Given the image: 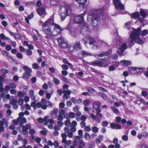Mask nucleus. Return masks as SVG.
Segmentation results:
<instances>
[{
	"mask_svg": "<svg viewBox=\"0 0 148 148\" xmlns=\"http://www.w3.org/2000/svg\"><path fill=\"white\" fill-rule=\"evenodd\" d=\"M140 31L141 29L138 28L134 29L132 33H130L128 41V45L130 47L134 45V41L139 44H142L143 43V40L139 37Z\"/></svg>",
	"mask_w": 148,
	"mask_h": 148,
	"instance_id": "1",
	"label": "nucleus"
},
{
	"mask_svg": "<svg viewBox=\"0 0 148 148\" xmlns=\"http://www.w3.org/2000/svg\"><path fill=\"white\" fill-rule=\"evenodd\" d=\"M72 13V9L68 3H64L60 6L58 14L62 20H64L66 16H70Z\"/></svg>",
	"mask_w": 148,
	"mask_h": 148,
	"instance_id": "2",
	"label": "nucleus"
},
{
	"mask_svg": "<svg viewBox=\"0 0 148 148\" xmlns=\"http://www.w3.org/2000/svg\"><path fill=\"white\" fill-rule=\"evenodd\" d=\"M54 25V20L53 18H49L43 25L42 30L44 33L49 36L52 37L51 27Z\"/></svg>",
	"mask_w": 148,
	"mask_h": 148,
	"instance_id": "3",
	"label": "nucleus"
},
{
	"mask_svg": "<svg viewBox=\"0 0 148 148\" xmlns=\"http://www.w3.org/2000/svg\"><path fill=\"white\" fill-rule=\"evenodd\" d=\"M102 18V15H99L95 14H89L88 16L87 21L90 22V23L94 27H97L101 23V18Z\"/></svg>",
	"mask_w": 148,
	"mask_h": 148,
	"instance_id": "4",
	"label": "nucleus"
},
{
	"mask_svg": "<svg viewBox=\"0 0 148 148\" xmlns=\"http://www.w3.org/2000/svg\"><path fill=\"white\" fill-rule=\"evenodd\" d=\"M80 26L81 27L80 33L88 38L91 37V32L89 28L87 25L86 23H84L83 24H81Z\"/></svg>",
	"mask_w": 148,
	"mask_h": 148,
	"instance_id": "5",
	"label": "nucleus"
},
{
	"mask_svg": "<svg viewBox=\"0 0 148 148\" xmlns=\"http://www.w3.org/2000/svg\"><path fill=\"white\" fill-rule=\"evenodd\" d=\"M86 14V13L84 12L78 16L73 15L71 18V21L75 23H81L80 25L83 24L84 23H85L84 22V17Z\"/></svg>",
	"mask_w": 148,
	"mask_h": 148,
	"instance_id": "6",
	"label": "nucleus"
},
{
	"mask_svg": "<svg viewBox=\"0 0 148 148\" xmlns=\"http://www.w3.org/2000/svg\"><path fill=\"white\" fill-rule=\"evenodd\" d=\"M54 26L52 30V37L56 36L60 34L62 30V29L60 26L54 23V25L52 26Z\"/></svg>",
	"mask_w": 148,
	"mask_h": 148,
	"instance_id": "7",
	"label": "nucleus"
},
{
	"mask_svg": "<svg viewBox=\"0 0 148 148\" xmlns=\"http://www.w3.org/2000/svg\"><path fill=\"white\" fill-rule=\"evenodd\" d=\"M69 86L67 84H65L63 86V88H64L63 90V93L64 95L63 97L64 100H66L69 98L70 97V95L71 93V91L67 90Z\"/></svg>",
	"mask_w": 148,
	"mask_h": 148,
	"instance_id": "8",
	"label": "nucleus"
},
{
	"mask_svg": "<svg viewBox=\"0 0 148 148\" xmlns=\"http://www.w3.org/2000/svg\"><path fill=\"white\" fill-rule=\"evenodd\" d=\"M58 41L59 45L61 46L62 48H64L68 47V43L63 37H60L58 38Z\"/></svg>",
	"mask_w": 148,
	"mask_h": 148,
	"instance_id": "9",
	"label": "nucleus"
},
{
	"mask_svg": "<svg viewBox=\"0 0 148 148\" xmlns=\"http://www.w3.org/2000/svg\"><path fill=\"white\" fill-rule=\"evenodd\" d=\"M73 26L72 24L70 23L66 27V29L70 32V34L74 37L76 36L77 34V31L73 27Z\"/></svg>",
	"mask_w": 148,
	"mask_h": 148,
	"instance_id": "10",
	"label": "nucleus"
},
{
	"mask_svg": "<svg viewBox=\"0 0 148 148\" xmlns=\"http://www.w3.org/2000/svg\"><path fill=\"white\" fill-rule=\"evenodd\" d=\"M81 49L82 47L79 42H75L73 44V47H70L69 48V50L71 51H72L73 50L77 51Z\"/></svg>",
	"mask_w": 148,
	"mask_h": 148,
	"instance_id": "11",
	"label": "nucleus"
},
{
	"mask_svg": "<svg viewBox=\"0 0 148 148\" xmlns=\"http://www.w3.org/2000/svg\"><path fill=\"white\" fill-rule=\"evenodd\" d=\"M19 126L20 128H22L23 133L24 134H28L27 130L30 129L31 127L29 124H27L25 126H23V124L22 123H20Z\"/></svg>",
	"mask_w": 148,
	"mask_h": 148,
	"instance_id": "12",
	"label": "nucleus"
},
{
	"mask_svg": "<svg viewBox=\"0 0 148 148\" xmlns=\"http://www.w3.org/2000/svg\"><path fill=\"white\" fill-rule=\"evenodd\" d=\"M114 3L116 9L123 10L124 9V5L122 4L119 0H114Z\"/></svg>",
	"mask_w": 148,
	"mask_h": 148,
	"instance_id": "13",
	"label": "nucleus"
},
{
	"mask_svg": "<svg viewBox=\"0 0 148 148\" xmlns=\"http://www.w3.org/2000/svg\"><path fill=\"white\" fill-rule=\"evenodd\" d=\"M105 56V58L103 59V60L104 61L106 60L110 57V53L108 52H104L100 54H97L95 55V56L98 59H99L100 57H103Z\"/></svg>",
	"mask_w": 148,
	"mask_h": 148,
	"instance_id": "14",
	"label": "nucleus"
},
{
	"mask_svg": "<svg viewBox=\"0 0 148 148\" xmlns=\"http://www.w3.org/2000/svg\"><path fill=\"white\" fill-rule=\"evenodd\" d=\"M88 39L89 41V44L91 47L93 49H97L98 45L95 40L91 37L88 38Z\"/></svg>",
	"mask_w": 148,
	"mask_h": 148,
	"instance_id": "15",
	"label": "nucleus"
},
{
	"mask_svg": "<svg viewBox=\"0 0 148 148\" xmlns=\"http://www.w3.org/2000/svg\"><path fill=\"white\" fill-rule=\"evenodd\" d=\"M61 137L62 139V142L63 143L65 144L66 145H69L72 143V141L70 140H67L66 138L67 137V135L65 133H62L61 135Z\"/></svg>",
	"mask_w": 148,
	"mask_h": 148,
	"instance_id": "16",
	"label": "nucleus"
},
{
	"mask_svg": "<svg viewBox=\"0 0 148 148\" xmlns=\"http://www.w3.org/2000/svg\"><path fill=\"white\" fill-rule=\"evenodd\" d=\"M119 48L118 52L120 54L121 53H123L124 51L127 48V45L126 43H123L122 44H119Z\"/></svg>",
	"mask_w": 148,
	"mask_h": 148,
	"instance_id": "17",
	"label": "nucleus"
},
{
	"mask_svg": "<svg viewBox=\"0 0 148 148\" xmlns=\"http://www.w3.org/2000/svg\"><path fill=\"white\" fill-rule=\"evenodd\" d=\"M36 11L38 14L42 17H44L46 14L45 9L43 8H39L36 10Z\"/></svg>",
	"mask_w": 148,
	"mask_h": 148,
	"instance_id": "18",
	"label": "nucleus"
},
{
	"mask_svg": "<svg viewBox=\"0 0 148 148\" xmlns=\"http://www.w3.org/2000/svg\"><path fill=\"white\" fill-rule=\"evenodd\" d=\"M101 105V102L100 101H96L93 104V108L96 109V110H98L100 109V108Z\"/></svg>",
	"mask_w": 148,
	"mask_h": 148,
	"instance_id": "19",
	"label": "nucleus"
},
{
	"mask_svg": "<svg viewBox=\"0 0 148 148\" xmlns=\"http://www.w3.org/2000/svg\"><path fill=\"white\" fill-rule=\"evenodd\" d=\"M101 111V109L98 110H97L96 111V115L98 117V119H96V121L98 123H100L101 122V120L99 119V118H101L102 116V115L100 113Z\"/></svg>",
	"mask_w": 148,
	"mask_h": 148,
	"instance_id": "20",
	"label": "nucleus"
},
{
	"mask_svg": "<svg viewBox=\"0 0 148 148\" xmlns=\"http://www.w3.org/2000/svg\"><path fill=\"white\" fill-rule=\"evenodd\" d=\"M120 64L123 66H128L131 65L132 63L129 60H123L120 62Z\"/></svg>",
	"mask_w": 148,
	"mask_h": 148,
	"instance_id": "21",
	"label": "nucleus"
},
{
	"mask_svg": "<svg viewBox=\"0 0 148 148\" xmlns=\"http://www.w3.org/2000/svg\"><path fill=\"white\" fill-rule=\"evenodd\" d=\"M87 89L88 91L91 93L93 95H97V92L95 90L94 88L92 87H87Z\"/></svg>",
	"mask_w": 148,
	"mask_h": 148,
	"instance_id": "22",
	"label": "nucleus"
},
{
	"mask_svg": "<svg viewBox=\"0 0 148 148\" xmlns=\"http://www.w3.org/2000/svg\"><path fill=\"white\" fill-rule=\"evenodd\" d=\"M140 14L141 15L143 18L146 17L147 15L148 14V11L147 10L142 9L140 10Z\"/></svg>",
	"mask_w": 148,
	"mask_h": 148,
	"instance_id": "23",
	"label": "nucleus"
},
{
	"mask_svg": "<svg viewBox=\"0 0 148 148\" xmlns=\"http://www.w3.org/2000/svg\"><path fill=\"white\" fill-rule=\"evenodd\" d=\"M58 112V109L55 108L53 109V111L51 112V116L53 118H55L57 117Z\"/></svg>",
	"mask_w": 148,
	"mask_h": 148,
	"instance_id": "24",
	"label": "nucleus"
},
{
	"mask_svg": "<svg viewBox=\"0 0 148 148\" xmlns=\"http://www.w3.org/2000/svg\"><path fill=\"white\" fill-rule=\"evenodd\" d=\"M110 127L113 129H120L121 128V126L119 124L111 123L110 125Z\"/></svg>",
	"mask_w": 148,
	"mask_h": 148,
	"instance_id": "25",
	"label": "nucleus"
},
{
	"mask_svg": "<svg viewBox=\"0 0 148 148\" xmlns=\"http://www.w3.org/2000/svg\"><path fill=\"white\" fill-rule=\"evenodd\" d=\"M40 103L38 102L37 103L35 102H33L31 103V107H33L34 109H36V108H40Z\"/></svg>",
	"mask_w": 148,
	"mask_h": 148,
	"instance_id": "26",
	"label": "nucleus"
},
{
	"mask_svg": "<svg viewBox=\"0 0 148 148\" xmlns=\"http://www.w3.org/2000/svg\"><path fill=\"white\" fill-rule=\"evenodd\" d=\"M92 64L94 66H102V62L101 61L99 60L94 61L92 63Z\"/></svg>",
	"mask_w": 148,
	"mask_h": 148,
	"instance_id": "27",
	"label": "nucleus"
},
{
	"mask_svg": "<svg viewBox=\"0 0 148 148\" xmlns=\"http://www.w3.org/2000/svg\"><path fill=\"white\" fill-rule=\"evenodd\" d=\"M34 16V13L33 12H32L30 15H29L27 17H26L25 18V21L27 23H29V19L33 18Z\"/></svg>",
	"mask_w": 148,
	"mask_h": 148,
	"instance_id": "28",
	"label": "nucleus"
},
{
	"mask_svg": "<svg viewBox=\"0 0 148 148\" xmlns=\"http://www.w3.org/2000/svg\"><path fill=\"white\" fill-rule=\"evenodd\" d=\"M131 17L134 19H136L140 16L139 13L138 12H136L130 15Z\"/></svg>",
	"mask_w": 148,
	"mask_h": 148,
	"instance_id": "29",
	"label": "nucleus"
},
{
	"mask_svg": "<svg viewBox=\"0 0 148 148\" xmlns=\"http://www.w3.org/2000/svg\"><path fill=\"white\" fill-rule=\"evenodd\" d=\"M76 1L79 4L80 6H84L87 0H76Z\"/></svg>",
	"mask_w": 148,
	"mask_h": 148,
	"instance_id": "30",
	"label": "nucleus"
},
{
	"mask_svg": "<svg viewBox=\"0 0 148 148\" xmlns=\"http://www.w3.org/2000/svg\"><path fill=\"white\" fill-rule=\"evenodd\" d=\"M82 55L84 57H85L89 56H91L93 55L90 53H88L86 51H82Z\"/></svg>",
	"mask_w": 148,
	"mask_h": 148,
	"instance_id": "31",
	"label": "nucleus"
},
{
	"mask_svg": "<svg viewBox=\"0 0 148 148\" xmlns=\"http://www.w3.org/2000/svg\"><path fill=\"white\" fill-rule=\"evenodd\" d=\"M111 110L115 114H118L119 113V111L118 109L115 108L114 106H112L111 107Z\"/></svg>",
	"mask_w": 148,
	"mask_h": 148,
	"instance_id": "32",
	"label": "nucleus"
},
{
	"mask_svg": "<svg viewBox=\"0 0 148 148\" xmlns=\"http://www.w3.org/2000/svg\"><path fill=\"white\" fill-rule=\"evenodd\" d=\"M103 136L100 135L99 136L98 138L96 140V142L97 143H99L100 142L103 140Z\"/></svg>",
	"mask_w": 148,
	"mask_h": 148,
	"instance_id": "33",
	"label": "nucleus"
},
{
	"mask_svg": "<svg viewBox=\"0 0 148 148\" xmlns=\"http://www.w3.org/2000/svg\"><path fill=\"white\" fill-rule=\"evenodd\" d=\"M23 69L24 71L26 72V73H30L32 72V70L31 69L27 66H24L23 67Z\"/></svg>",
	"mask_w": 148,
	"mask_h": 148,
	"instance_id": "34",
	"label": "nucleus"
},
{
	"mask_svg": "<svg viewBox=\"0 0 148 148\" xmlns=\"http://www.w3.org/2000/svg\"><path fill=\"white\" fill-rule=\"evenodd\" d=\"M64 125L66 127H69L71 125V122L69 119H68L65 121Z\"/></svg>",
	"mask_w": 148,
	"mask_h": 148,
	"instance_id": "35",
	"label": "nucleus"
},
{
	"mask_svg": "<svg viewBox=\"0 0 148 148\" xmlns=\"http://www.w3.org/2000/svg\"><path fill=\"white\" fill-rule=\"evenodd\" d=\"M91 101L89 99H85L83 101V104L84 106H88L90 103Z\"/></svg>",
	"mask_w": 148,
	"mask_h": 148,
	"instance_id": "36",
	"label": "nucleus"
},
{
	"mask_svg": "<svg viewBox=\"0 0 148 148\" xmlns=\"http://www.w3.org/2000/svg\"><path fill=\"white\" fill-rule=\"evenodd\" d=\"M137 100L140 102H141L143 104L145 105H146V102L142 98L140 97H138L137 98Z\"/></svg>",
	"mask_w": 148,
	"mask_h": 148,
	"instance_id": "37",
	"label": "nucleus"
},
{
	"mask_svg": "<svg viewBox=\"0 0 148 148\" xmlns=\"http://www.w3.org/2000/svg\"><path fill=\"white\" fill-rule=\"evenodd\" d=\"M0 38L3 40L6 39L9 40H10V39L8 37H6L3 34H0Z\"/></svg>",
	"mask_w": 148,
	"mask_h": 148,
	"instance_id": "38",
	"label": "nucleus"
},
{
	"mask_svg": "<svg viewBox=\"0 0 148 148\" xmlns=\"http://www.w3.org/2000/svg\"><path fill=\"white\" fill-rule=\"evenodd\" d=\"M50 3L51 5H58L59 4V2L57 0H51Z\"/></svg>",
	"mask_w": 148,
	"mask_h": 148,
	"instance_id": "39",
	"label": "nucleus"
},
{
	"mask_svg": "<svg viewBox=\"0 0 148 148\" xmlns=\"http://www.w3.org/2000/svg\"><path fill=\"white\" fill-rule=\"evenodd\" d=\"M136 148H148V146L145 144H142L137 145Z\"/></svg>",
	"mask_w": 148,
	"mask_h": 148,
	"instance_id": "40",
	"label": "nucleus"
},
{
	"mask_svg": "<svg viewBox=\"0 0 148 148\" xmlns=\"http://www.w3.org/2000/svg\"><path fill=\"white\" fill-rule=\"evenodd\" d=\"M4 123L3 122L0 121V131L3 132L4 130Z\"/></svg>",
	"mask_w": 148,
	"mask_h": 148,
	"instance_id": "41",
	"label": "nucleus"
},
{
	"mask_svg": "<svg viewBox=\"0 0 148 148\" xmlns=\"http://www.w3.org/2000/svg\"><path fill=\"white\" fill-rule=\"evenodd\" d=\"M69 116L70 118L73 119L75 117V114L73 112H70L69 113Z\"/></svg>",
	"mask_w": 148,
	"mask_h": 148,
	"instance_id": "42",
	"label": "nucleus"
},
{
	"mask_svg": "<svg viewBox=\"0 0 148 148\" xmlns=\"http://www.w3.org/2000/svg\"><path fill=\"white\" fill-rule=\"evenodd\" d=\"M49 117L48 116H45L43 119L44 124L45 125H47L48 124V119Z\"/></svg>",
	"mask_w": 148,
	"mask_h": 148,
	"instance_id": "43",
	"label": "nucleus"
},
{
	"mask_svg": "<svg viewBox=\"0 0 148 148\" xmlns=\"http://www.w3.org/2000/svg\"><path fill=\"white\" fill-rule=\"evenodd\" d=\"M141 34L143 36H145L148 34V30L147 29H144L141 32Z\"/></svg>",
	"mask_w": 148,
	"mask_h": 148,
	"instance_id": "44",
	"label": "nucleus"
},
{
	"mask_svg": "<svg viewBox=\"0 0 148 148\" xmlns=\"http://www.w3.org/2000/svg\"><path fill=\"white\" fill-rule=\"evenodd\" d=\"M63 61L64 63L68 64L70 66V67L72 68L73 67V65L69 63V62L66 59H64L63 60Z\"/></svg>",
	"mask_w": 148,
	"mask_h": 148,
	"instance_id": "45",
	"label": "nucleus"
},
{
	"mask_svg": "<svg viewBox=\"0 0 148 148\" xmlns=\"http://www.w3.org/2000/svg\"><path fill=\"white\" fill-rule=\"evenodd\" d=\"M1 121L3 122V123L5 124V125L7 127L9 123L8 121L6 120V119L5 118H3L2 119V120Z\"/></svg>",
	"mask_w": 148,
	"mask_h": 148,
	"instance_id": "46",
	"label": "nucleus"
},
{
	"mask_svg": "<svg viewBox=\"0 0 148 148\" xmlns=\"http://www.w3.org/2000/svg\"><path fill=\"white\" fill-rule=\"evenodd\" d=\"M85 138L87 140H89L90 139V135L88 133H86L85 134Z\"/></svg>",
	"mask_w": 148,
	"mask_h": 148,
	"instance_id": "47",
	"label": "nucleus"
},
{
	"mask_svg": "<svg viewBox=\"0 0 148 148\" xmlns=\"http://www.w3.org/2000/svg\"><path fill=\"white\" fill-rule=\"evenodd\" d=\"M85 145L83 141H81L79 145V147L77 148H83Z\"/></svg>",
	"mask_w": 148,
	"mask_h": 148,
	"instance_id": "48",
	"label": "nucleus"
},
{
	"mask_svg": "<svg viewBox=\"0 0 148 148\" xmlns=\"http://www.w3.org/2000/svg\"><path fill=\"white\" fill-rule=\"evenodd\" d=\"M24 102L23 100V99L20 98L18 100V104L20 106L22 105Z\"/></svg>",
	"mask_w": 148,
	"mask_h": 148,
	"instance_id": "49",
	"label": "nucleus"
},
{
	"mask_svg": "<svg viewBox=\"0 0 148 148\" xmlns=\"http://www.w3.org/2000/svg\"><path fill=\"white\" fill-rule=\"evenodd\" d=\"M2 54L5 57H8L9 56V53L6 51H3L2 52Z\"/></svg>",
	"mask_w": 148,
	"mask_h": 148,
	"instance_id": "50",
	"label": "nucleus"
},
{
	"mask_svg": "<svg viewBox=\"0 0 148 148\" xmlns=\"http://www.w3.org/2000/svg\"><path fill=\"white\" fill-rule=\"evenodd\" d=\"M27 73H25L23 75V77L25 79H27L29 78L30 75L29 74Z\"/></svg>",
	"mask_w": 148,
	"mask_h": 148,
	"instance_id": "51",
	"label": "nucleus"
},
{
	"mask_svg": "<svg viewBox=\"0 0 148 148\" xmlns=\"http://www.w3.org/2000/svg\"><path fill=\"white\" fill-rule=\"evenodd\" d=\"M134 69H135V71L136 72H143L144 71V70L143 69L141 68H137L136 67H135V68Z\"/></svg>",
	"mask_w": 148,
	"mask_h": 148,
	"instance_id": "52",
	"label": "nucleus"
},
{
	"mask_svg": "<svg viewBox=\"0 0 148 148\" xmlns=\"http://www.w3.org/2000/svg\"><path fill=\"white\" fill-rule=\"evenodd\" d=\"M53 82L56 85H58L60 84V82L59 79L56 78L54 77L53 80Z\"/></svg>",
	"mask_w": 148,
	"mask_h": 148,
	"instance_id": "53",
	"label": "nucleus"
},
{
	"mask_svg": "<svg viewBox=\"0 0 148 148\" xmlns=\"http://www.w3.org/2000/svg\"><path fill=\"white\" fill-rule=\"evenodd\" d=\"M10 103L13 106L17 104V101L16 99H13L11 101H10Z\"/></svg>",
	"mask_w": 148,
	"mask_h": 148,
	"instance_id": "54",
	"label": "nucleus"
},
{
	"mask_svg": "<svg viewBox=\"0 0 148 148\" xmlns=\"http://www.w3.org/2000/svg\"><path fill=\"white\" fill-rule=\"evenodd\" d=\"M17 95L20 97H23L24 96V94L23 92L21 91H19L17 93Z\"/></svg>",
	"mask_w": 148,
	"mask_h": 148,
	"instance_id": "55",
	"label": "nucleus"
},
{
	"mask_svg": "<svg viewBox=\"0 0 148 148\" xmlns=\"http://www.w3.org/2000/svg\"><path fill=\"white\" fill-rule=\"evenodd\" d=\"M98 128L96 127L95 126L92 128V131L94 133H97L98 131Z\"/></svg>",
	"mask_w": 148,
	"mask_h": 148,
	"instance_id": "56",
	"label": "nucleus"
},
{
	"mask_svg": "<svg viewBox=\"0 0 148 148\" xmlns=\"http://www.w3.org/2000/svg\"><path fill=\"white\" fill-rule=\"evenodd\" d=\"M16 56L19 59H22L23 57L22 54L21 53H18L17 54Z\"/></svg>",
	"mask_w": 148,
	"mask_h": 148,
	"instance_id": "57",
	"label": "nucleus"
},
{
	"mask_svg": "<svg viewBox=\"0 0 148 148\" xmlns=\"http://www.w3.org/2000/svg\"><path fill=\"white\" fill-rule=\"evenodd\" d=\"M26 54L28 56H31L32 54V52L31 50L27 49L26 50Z\"/></svg>",
	"mask_w": 148,
	"mask_h": 148,
	"instance_id": "58",
	"label": "nucleus"
},
{
	"mask_svg": "<svg viewBox=\"0 0 148 148\" xmlns=\"http://www.w3.org/2000/svg\"><path fill=\"white\" fill-rule=\"evenodd\" d=\"M1 71L3 74L8 73H9V71L5 69H1Z\"/></svg>",
	"mask_w": 148,
	"mask_h": 148,
	"instance_id": "59",
	"label": "nucleus"
},
{
	"mask_svg": "<svg viewBox=\"0 0 148 148\" xmlns=\"http://www.w3.org/2000/svg\"><path fill=\"white\" fill-rule=\"evenodd\" d=\"M122 138L123 140L126 141L128 140V137L127 135H123L122 136Z\"/></svg>",
	"mask_w": 148,
	"mask_h": 148,
	"instance_id": "60",
	"label": "nucleus"
},
{
	"mask_svg": "<svg viewBox=\"0 0 148 148\" xmlns=\"http://www.w3.org/2000/svg\"><path fill=\"white\" fill-rule=\"evenodd\" d=\"M141 95L143 97H147L148 95V93L146 91H142Z\"/></svg>",
	"mask_w": 148,
	"mask_h": 148,
	"instance_id": "61",
	"label": "nucleus"
},
{
	"mask_svg": "<svg viewBox=\"0 0 148 148\" xmlns=\"http://www.w3.org/2000/svg\"><path fill=\"white\" fill-rule=\"evenodd\" d=\"M40 106V108H41L43 110L46 109L47 107V105H46L45 104L42 105L41 103Z\"/></svg>",
	"mask_w": 148,
	"mask_h": 148,
	"instance_id": "62",
	"label": "nucleus"
},
{
	"mask_svg": "<svg viewBox=\"0 0 148 148\" xmlns=\"http://www.w3.org/2000/svg\"><path fill=\"white\" fill-rule=\"evenodd\" d=\"M80 107L79 106H77L75 107H74L73 108V111L75 112H77L79 110Z\"/></svg>",
	"mask_w": 148,
	"mask_h": 148,
	"instance_id": "63",
	"label": "nucleus"
},
{
	"mask_svg": "<svg viewBox=\"0 0 148 148\" xmlns=\"http://www.w3.org/2000/svg\"><path fill=\"white\" fill-rule=\"evenodd\" d=\"M32 67L33 69H37L39 68V66L36 63H34L32 64Z\"/></svg>",
	"mask_w": 148,
	"mask_h": 148,
	"instance_id": "64",
	"label": "nucleus"
}]
</instances>
